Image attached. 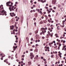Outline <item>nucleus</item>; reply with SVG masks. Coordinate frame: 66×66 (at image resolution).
<instances>
[{
  "label": "nucleus",
  "instance_id": "37998d69",
  "mask_svg": "<svg viewBox=\"0 0 66 66\" xmlns=\"http://www.w3.org/2000/svg\"><path fill=\"white\" fill-rule=\"evenodd\" d=\"M51 57L52 58L53 57V55H52L51 56Z\"/></svg>",
  "mask_w": 66,
  "mask_h": 66
},
{
  "label": "nucleus",
  "instance_id": "09e8293b",
  "mask_svg": "<svg viewBox=\"0 0 66 66\" xmlns=\"http://www.w3.org/2000/svg\"><path fill=\"white\" fill-rule=\"evenodd\" d=\"M26 53H28V51H26Z\"/></svg>",
  "mask_w": 66,
  "mask_h": 66
},
{
  "label": "nucleus",
  "instance_id": "603ef678",
  "mask_svg": "<svg viewBox=\"0 0 66 66\" xmlns=\"http://www.w3.org/2000/svg\"><path fill=\"white\" fill-rule=\"evenodd\" d=\"M52 26H53V25L51 24V25L50 27H52Z\"/></svg>",
  "mask_w": 66,
  "mask_h": 66
},
{
  "label": "nucleus",
  "instance_id": "bf43d9fd",
  "mask_svg": "<svg viewBox=\"0 0 66 66\" xmlns=\"http://www.w3.org/2000/svg\"><path fill=\"white\" fill-rule=\"evenodd\" d=\"M64 25H62V26H61V28H62V27H64Z\"/></svg>",
  "mask_w": 66,
  "mask_h": 66
},
{
  "label": "nucleus",
  "instance_id": "f257e3e1",
  "mask_svg": "<svg viewBox=\"0 0 66 66\" xmlns=\"http://www.w3.org/2000/svg\"><path fill=\"white\" fill-rule=\"evenodd\" d=\"M11 2L10 1H9L8 2H7L6 3V5L7 6H9L10 7L9 8V9L11 12H12V9H11V7L13 6L12 5H9V4H10Z\"/></svg>",
  "mask_w": 66,
  "mask_h": 66
},
{
  "label": "nucleus",
  "instance_id": "f704fd0d",
  "mask_svg": "<svg viewBox=\"0 0 66 66\" xmlns=\"http://www.w3.org/2000/svg\"><path fill=\"white\" fill-rule=\"evenodd\" d=\"M34 24H35V26L36 24V23L35 22H34Z\"/></svg>",
  "mask_w": 66,
  "mask_h": 66
},
{
  "label": "nucleus",
  "instance_id": "338daca9",
  "mask_svg": "<svg viewBox=\"0 0 66 66\" xmlns=\"http://www.w3.org/2000/svg\"><path fill=\"white\" fill-rule=\"evenodd\" d=\"M36 47H37V46H38V44H36Z\"/></svg>",
  "mask_w": 66,
  "mask_h": 66
},
{
  "label": "nucleus",
  "instance_id": "f8f14e48",
  "mask_svg": "<svg viewBox=\"0 0 66 66\" xmlns=\"http://www.w3.org/2000/svg\"><path fill=\"white\" fill-rule=\"evenodd\" d=\"M10 27V30H13V29H14V27Z\"/></svg>",
  "mask_w": 66,
  "mask_h": 66
},
{
  "label": "nucleus",
  "instance_id": "e433bc0d",
  "mask_svg": "<svg viewBox=\"0 0 66 66\" xmlns=\"http://www.w3.org/2000/svg\"><path fill=\"white\" fill-rule=\"evenodd\" d=\"M37 11H38V12L39 13V9H38Z\"/></svg>",
  "mask_w": 66,
  "mask_h": 66
},
{
  "label": "nucleus",
  "instance_id": "cd10ccee",
  "mask_svg": "<svg viewBox=\"0 0 66 66\" xmlns=\"http://www.w3.org/2000/svg\"><path fill=\"white\" fill-rule=\"evenodd\" d=\"M32 35V33H30L29 34V35Z\"/></svg>",
  "mask_w": 66,
  "mask_h": 66
},
{
  "label": "nucleus",
  "instance_id": "de8ad7c7",
  "mask_svg": "<svg viewBox=\"0 0 66 66\" xmlns=\"http://www.w3.org/2000/svg\"><path fill=\"white\" fill-rule=\"evenodd\" d=\"M50 10H51V11H52V8H50L49 9Z\"/></svg>",
  "mask_w": 66,
  "mask_h": 66
},
{
  "label": "nucleus",
  "instance_id": "dca6fc26",
  "mask_svg": "<svg viewBox=\"0 0 66 66\" xmlns=\"http://www.w3.org/2000/svg\"><path fill=\"white\" fill-rule=\"evenodd\" d=\"M38 30H36V31L35 32V34H37V33H38Z\"/></svg>",
  "mask_w": 66,
  "mask_h": 66
},
{
  "label": "nucleus",
  "instance_id": "052dcab7",
  "mask_svg": "<svg viewBox=\"0 0 66 66\" xmlns=\"http://www.w3.org/2000/svg\"><path fill=\"white\" fill-rule=\"evenodd\" d=\"M30 51H33V49H30Z\"/></svg>",
  "mask_w": 66,
  "mask_h": 66
},
{
  "label": "nucleus",
  "instance_id": "423d86ee",
  "mask_svg": "<svg viewBox=\"0 0 66 66\" xmlns=\"http://www.w3.org/2000/svg\"><path fill=\"white\" fill-rule=\"evenodd\" d=\"M30 56H32V57H34V56L33 54V53H30Z\"/></svg>",
  "mask_w": 66,
  "mask_h": 66
},
{
  "label": "nucleus",
  "instance_id": "e2e57ef3",
  "mask_svg": "<svg viewBox=\"0 0 66 66\" xmlns=\"http://www.w3.org/2000/svg\"><path fill=\"white\" fill-rule=\"evenodd\" d=\"M65 42H66V41H63V43H65Z\"/></svg>",
  "mask_w": 66,
  "mask_h": 66
},
{
  "label": "nucleus",
  "instance_id": "b1692460",
  "mask_svg": "<svg viewBox=\"0 0 66 66\" xmlns=\"http://www.w3.org/2000/svg\"><path fill=\"white\" fill-rule=\"evenodd\" d=\"M17 55V54H16L15 55V57H16V58H17V57H16Z\"/></svg>",
  "mask_w": 66,
  "mask_h": 66
},
{
  "label": "nucleus",
  "instance_id": "49530a36",
  "mask_svg": "<svg viewBox=\"0 0 66 66\" xmlns=\"http://www.w3.org/2000/svg\"><path fill=\"white\" fill-rule=\"evenodd\" d=\"M50 43L51 45H52V44H53V42H51V43Z\"/></svg>",
  "mask_w": 66,
  "mask_h": 66
},
{
  "label": "nucleus",
  "instance_id": "ea45409f",
  "mask_svg": "<svg viewBox=\"0 0 66 66\" xmlns=\"http://www.w3.org/2000/svg\"><path fill=\"white\" fill-rule=\"evenodd\" d=\"M60 46H59L58 47V50H60Z\"/></svg>",
  "mask_w": 66,
  "mask_h": 66
},
{
  "label": "nucleus",
  "instance_id": "774afa93",
  "mask_svg": "<svg viewBox=\"0 0 66 66\" xmlns=\"http://www.w3.org/2000/svg\"><path fill=\"white\" fill-rule=\"evenodd\" d=\"M53 21H51V23H53Z\"/></svg>",
  "mask_w": 66,
  "mask_h": 66
},
{
  "label": "nucleus",
  "instance_id": "0eeeda50",
  "mask_svg": "<svg viewBox=\"0 0 66 66\" xmlns=\"http://www.w3.org/2000/svg\"><path fill=\"white\" fill-rule=\"evenodd\" d=\"M42 30H47V27H46L45 28H41Z\"/></svg>",
  "mask_w": 66,
  "mask_h": 66
},
{
  "label": "nucleus",
  "instance_id": "6e6d98bb",
  "mask_svg": "<svg viewBox=\"0 0 66 66\" xmlns=\"http://www.w3.org/2000/svg\"><path fill=\"white\" fill-rule=\"evenodd\" d=\"M40 14L42 13V11H40Z\"/></svg>",
  "mask_w": 66,
  "mask_h": 66
},
{
  "label": "nucleus",
  "instance_id": "72a5a7b5",
  "mask_svg": "<svg viewBox=\"0 0 66 66\" xmlns=\"http://www.w3.org/2000/svg\"><path fill=\"white\" fill-rule=\"evenodd\" d=\"M52 12H53V13H54V12H55V11H54V10H53L52 11Z\"/></svg>",
  "mask_w": 66,
  "mask_h": 66
},
{
  "label": "nucleus",
  "instance_id": "393cba45",
  "mask_svg": "<svg viewBox=\"0 0 66 66\" xmlns=\"http://www.w3.org/2000/svg\"><path fill=\"white\" fill-rule=\"evenodd\" d=\"M59 26H58L57 27V29L58 30H59Z\"/></svg>",
  "mask_w": 66,
  "mask_h": 66
},
{
  "label": "nucleus",
  "instance_id": "a19ab883",
  "mask_svg": "<svg viewBox=\"0 0 66 66\" xmlns=\"http://www.w3.org/2000/svg\"><path fill=\"white\" fill-rule=\"evenodd\" d=\"M33 40V38H31V41H32V40Z\"/></svg>",
  "mask_w": 66,
  "mask_h": 66
},
{
  "label": "nucleus",
  "instance_id": "1a4fd4ad",
  "mask_svg": "<svg viewBox=\"0 0 66 66\" xmlns=\"http://www.w3.org/2000/svg\"><path fill=\"white\" fill-rule=\"evenodd\" d=\"M44 31H43V30L42 31V33H43V34H44V35L45 34H44V33H46V30H45Z\"/></svg>",
  "mask_w": 66,
  "mask_h": 66
},
{
  "label": "nucleus",
  "instance_id": "c03bdc74",
  "mask_svg": "<svg viewBox=\"0 0 66 66\" xmlns=\"http://www.w3.org/2000/svg\"><path fill=\"white\" fill-rule=\"evenodd\" d=\"M22 57H24V55H23L22 56Z\"/></svg>",
  "mask_w": 66,
  "mask_h": 66
},
{
  "label": "nucleus",
  "instance_id": "aec40b11",
  "mask_svg": "<svg viewBox=\"0 0 66 66\" xmlns=\"http://www.w3.org/2000/svg\"><path fill=\"white\" fill-rule=\"evenodd\" d=\"M1 60H3V57H2H2L1 58Z\"/></svg>",
  "mask_w": 66,
  "mask_h": 66
},
{
  "label": "nucleus",
  "instance_id": "a18cd8bd",
  "mask_svg": "<svg viewBox=\"0 0 66 66\" xmlns=\"http://www.w3.org/2000/svg\"><path fill=\"white\" fill-rule=\"evenodd\" d=\"M48 16V17H51V15L50 14H49Z\"/></svg>",
  "mask_w": 66,
  "mask_h": 66
},
{
  "label": "nucleus",
  "instance_id": "f03ea898",
  "mask_svg": "<svg viewBox=\"0 0 66 66\" xmlns=\"http://www.w3.org/2000/svg\"><path fill=\"white\" fill-rule=\"evenodd\" d=\"M10 15H11V17H12L14 16H16V14H14V13L13 12L12 13H10Z\"/></svg>",
  "mask_w": 66,
  "mask_h": 66
},
{
  "label": "nucleus",
  "instance_id": "2f4dec72",
  "mask_svg": "<svg viewBox=\"0 0 66 66\" xmlns=\"http://www.w3.org/2000/svg\"><path fill=\"white\" fill-rule=\"evenodd\" d=\"M33 57H32V56H31L30 57V59L31 60H32V59H33Z\"/></svg>",
  "mask_w": 66,
  "mask_h": 66
},
{
  "label": "nucleus",
  "instance_id": "4c0bfd02",
  "mask_svg": "<svg viewBox=\"0 0 66 66\" xmlns=\"http://www.w3.org/2000/svg\"><path fill=\"white\" fill-rule=\"evenodd\" d=\"M51 43H49V46H51Z\"/></svg>",
  "mask_w": 66,
  "mask_h": 66
},
{
  "label": "nucleus",
  "instance_id": "864d4df0",
  "mask_svg": "<svg viewBox=\"0 0 66 66\" xmlns=\"http://www.w3.org/2000/svg\"><path fill=\"white\" fill-rule=\"evenodd\" d=\"M33 2V1L32 0H31L30 1V2L31 3H32V2Z\"/></svg>",
  "mask_w": 66,
  "mask_h": 66
},
{
  "label": "nucleus",
  "instance_id": "5fc2aeb1",
  "mask_svg": "<svg viewBox=\"0 0 66 66\" xmlns=\"http://www.w3.org/2000/svg\"><path fill=\"white\" fill-rule=\"evenodd\" d=\"M35 47V46L33 45L32 46V47H33V48H34V47Z\"/></svg>",
  "mask_w": 66,
  "mask_h": 66
},
{
  "label": "nucleus",
  "instance_id": "c85d7f7f",
  "mask_svg": "<svg viewBox=\"0 0 66 66\" xmlns=\"http://www.w3.org/2000/svg\"><path fill=\"white\" fill-rule=\"evenodd\" d=\"M34 20H36V18H34L33 19Z\"/></svg>",
  "mask_w": 66,
  "mask_h": 66
},
{
  "label": "nucleus",
  "instance_id": "2eb2a0df",
  "mask_svg": "<svg viewBox=\"0 0 66 66\" xmlns=\"http://www.w3.org/2000/svg\"><path fill=\"white\" fill-rule=\"evenodd\" d=\"M5 11V10H2V12H1V13H4Z\"/></svg>",
  "mask_w": 66,
  "mask_h": 66
},
{
  "label": "nucleus",
  "instance_id": "ddd939ff",
  "mask_svg": "<svg viewBox=\"0 0 66 66\" xmlns=\"http://www.w3.org/2000/svg\"><path fill=\"white\" fill-rule=\"evenodd\" d=\"M28 63L29 65H31V62H28Z\"/></svg>",
  "mask_w": 66,
  "mask_h": 66
},
{
  "label": "nucleus",
  "instance_id": "69168bd1",
  "mask_svg": "<svg viewBox=\"0 0 66 66\" xmlns=\"http://www.w3.org/2000/svg\"><path fill=\"white\" fill-rule=\"evenodd\" d=\"M57 15H58V13H57L56 14V16H57Z\"/></svg>",
  "mask_w": 66,
  "mask_h": 66
},
{
  "label": "nucleus",
  "instance_id": "6ab92c4d",
  "mask_svg": "<svg viewBox=\"0 0 66 66\" xmlns=\"http://www.w3.org/2000/svg\"><path fill=\"white\" fill-rule=\"evenodd\" d=\"M46 49H50V48H49V47H46Z\"/></svg>",
  "mask_w": 66,
  "mask_h": 66
},
{
  "label": "nucleus",
  "instance_id": "20e7f679",
  "mask_svg": "<svg viewBox=\"0 0 66 66\" xmlns=\"http://www.w3.org/2000/svg\"><path fill=\"white\" fill-rule=\"evenodd\" d=\"M13 48L14 49H13V50H14V51H15L16 50V49L17 48V46H14Z\"/></svg>",
  "mask_w": 66,
  "mask_h": 66
},
{
  "label": "nucleus",
  "instance_id": "79ce46f5",
  "mask_svg": "<svg viewBox=\"0 0 66 66\" xmlns=\"http://www.w3.org/2000/svg\"><path fill=\"white\" fill-rule=\"evenodd\" d=\"M41 59H44V57H43L42 56L41 57Z\"/></svg>",
  "mask_w": 66,
  "mask_h": 66
},
{
  "label": "nucleus",
  "instance_id": "6e6552de",
  "mask_svg": "<svg viewBox=\"0 0 66 66\" xmlns=\"http://www.w3.org/2000/svg\"><path fill=\"white\" fill-rule=\"evenodd\" d=\"M46 0L43 1L42 0H41L40 1L41 2H42L43 3H44V2H46Z\"/></svg>",
  "mask_w": 66,
  "mask_h": 66
},
{
  "label": "nucleus",
  "instance_id": "680f3d73",
  "mask_svg": "<svg viewBox=\"0 0 66 66\" xmlns=\"http://www.w3.org/2000/svg\"><path fill=\"white\" fill-rule=\"evenodd\" d=\"M43 60L44 61H46V59H43Z\"/></svg>",
  "mask_w": 66,
  "mask_h": 66
},
{
  "label": "nucleus",
  "instance_id": "412c9836",
  "mask_svg": "<svg viewBox=\"0 0 66 66\" xmlns=\"http://www.w3.org/2000/svg\"><path fill=\"white\" fill-rule=\"evenodd\" d=\"M48 22H50H50H51L50 21V20H49V19L48 20Z\"/></svg>",
  "mask_w": 66,
  "mask_h": 66
},
{
  "label": "nucleus",
  "instance_id": "473e14b6",
  "mask_svg": "<svg viewBox=\"0 0 66 66\" xmlns=\"http://www.w3.org/2000/svg\"><path fill=\"white\" fill-rule=\"evenodd\" d=\"M63 9L61 8V10L62 11H64V9H63V10H63Z\"/></svg>",
  "mask_w": 66,
  "mask_h": 66
},
{
  "label": "nucleus",
  "instance_id": "a211bd4d",
  "mask_svg": "<svg viewBox=\"0 0 66 66\" xmlns=\"http://www.w3.org/2000/svg\"><path fill=\"white\" fill-rule=\"evenodd\" d=\"M58 6L59 7V8H60V7H61V5L60 4H59L58 5Z\"/></svg>",
  "mask_w": 66,
  "mask_h": 66
},
{
  "label": "nucleus",
  "instance_id": "bb28decb",
  "mask_svg": "<svg viewBox=\"0 0 66 66\" xmlns=\"http://www.w3.org/2000/svg\"><path fill=\"white\" fill-rule=\"evenodd\" d=\"M21 60L22 61H24V58H22V59H21Z\"/></svg>",
  "mask_w": 66,
  "mask_h": 66
},
{
  "label": "nucleus",
  "instance_id": "4468645a",
  "mask_svg": "<svg viewBox=\"0 0 66 66\" xmlns=\"http://www.w3.org/2000/svg\"><path fill=\"white\" fill-rule=\"evenodd\" d=\"M38 55H36V59H37H37H38Z\"/></svg>",
  "mask_w": 66,
  "mask_h": 66
},
{
  "label": "nucleus",
  "instance_id": "9b49d317",
  "mask_svg": "<svg viewBox=\"0 0 66 66\" xmlns=\"http://www.w3.org/2000/svg\"><path fill=\"white\" fill-rule=\"evenodd\" d=\"M34 52H38V50L37 49H36L34 51Z\"/></svg>",
  "mask_w": 66,
  "mask_h": 66
},
{
  "label": "nucleus",
  "instance_id": "c9c22d12",
  "mask_svg": "<svg viewBox=\"0 0 66 66\" xmlns=\"http://www.w3.org/2000/svg\"><path fill=\"white\" fill-rule=\"evenodd\" d=\"M4 14H6V11H4Z\"/></svg>",
  "mask_w": 66,
  "mask_h": 66
},
{
  "label": "nucleus",
  "instance_id": "f3484780",
  "mask_svg": "<svg viewBox=\"0 0 66 66\" xmlns=\"http://www.w3.org/2000/svg\"><path fill=\"white\" fill-rule=\"evenodd\" d=\"M53 53H55L56 54L57 53V52L56 51L55 52H53Z\"/></svg>",
  "mask_w": 66,
  "mask_h": 66
},
{
  "label": "nucleus",
  "instance_id": "7ed1b4c3",
  "mask_svg": "<svg viewBox=\"0 0 66 66\" xmlns=\"http://www.w3.org/2000/svg\"><path fill=\"white\" fill-rule=\"evenodd\" d=\"M52 2V4H55V3L56 2V0H53Z\"/></svg>",
  "mask_w": 66,
  "mask_h": 66
},
{
  "label": "nucleus",
  "instance_id": "4be33fe9",
  "mask_svg": "<svg viewBox=\"0 0 66 66\" xmlns=\"http://www.w3.org/2000/svg\"><path fill=\"white\" fill-rule=\"evenodd\" d=\"M45 17H46V19H48V18H47V16L46 15H45Z\"/></svg>",
  "mask_w": 66,
  "mask_h": 66
},
{
  "label": "nucleus",
  "instance_id": "9d476101",
  "mask_svg": "<svg viewBox=\"0 0 66 66\" xmlns=\"http://www.w3.org/2000/svg\"><path fill=\"white\" fill-rule=\"evenodd\" d=\"M14 6H12V7L11 8V9L12 10V11H14Z\"/></svg>",
  "mask_w": 66,
  "mask_h": 66
},
{
  "label": "nucleus",
  "instance_id": "a878e982",
  "mask_svg": "<svg viewBox=\"0 0 66 66\" xmlns=\"http://www.w3.org/2000/svg\"><path fill=\"white\" fill-rule=\"evenodd\" d=\"M42 39H44V38H45V37H42Z\"/></svg>",
  "mask_w": 66,
  "mask_h": 66
},
{
  "label": "nucleus",
  "instance_id": "13d9d810",
  "mask_svg": "<svg viewBox=\"0 0 66 66\" xmlns=\"http://www.w3.org/2000/svg\"><path fill=\"white\" fill-rule=\"evenodd\" d=\"M59 56L61 58V57H62V56H61V55H59Z\"/></svg>",
  "mask_w": 66,
  "mask_h": 66
},
{
  "label": "nucleus",
  "instance_id": "39448f33",
  "mask_svg": "<svg viewBox=\"0 0 66 66\" xmlns=\"http://www.w3.org/2000/svg\"><path fill=\"white\" fill-rule=\"evenodd\" d=\"M11 21L12 23H14L15 22V20L12 19V20H11Z\"/></svg>",
  "mask_w": 66,
  "mask_h": 66
},
{
  "label": "nucleus",
  "instance_id": "7c9ffc66",
  "mask_svg": "<svg viewBox=\"0 0 66 66\" xmlns=\"http://www.w3.org/2000/svg\"><path fill=\"white\" fill-rule=\"evenodd\" d=\"M50 24H47V26H50Z\"/></svg>",
  "mask_w": 66,
  "mask_h": 66
},
{
  "label": "nucleus",
  "instance_id": "5701e85b",
  "mask_svg": "<svg viewBox=\"0 0 66 66\" xmlns=\"http://www.w3.org/2000/svg\"><path fill=\"white\" fill-rule=\"evenodd\" d=\"M10 27H12L13 28H14V26L12 25V26H10Z\"/></svg>",
  "mask_w": 66,
  "mask_h": 66
},
{
  "label": "nucleus",
  "instance_id": "58836bf2",
  "mask_svg": "<svg viewBox=\"0 0 66 66\" xmlns=\"http://www.w3.org/2000/svg\"><path fill=\"white\" fill-rule=\"evenodd\" d=\"M53 9H54V10H55V9H56V7H53Z\"/></svg>",
  "mask_w": 66,
  "mask_h": 66
},
{
  "label": "nucleus",
  "instance_id": "4d7b16f0",
  "mask_svg": "<svg viewBox=\"0 0 66 66\" xmlns=\"http://www.w3.org/2000/svg\"><path fill=\"white\" fill-rule=\"evenodd\" d=\"M65 22V21L64 20V21H63L62 22H63V23H64V22Z\"/></svg>",
  "mask_w": 66,
  "mask_h": 66
},
{
  "label": "nucleus",
  "instance_id": "0e129e2a",
  "mask_svg": "<svg viewBox=\"0 0 66 66\" xmlns=\"http://www.w3.org/2000/svg\"><path fill=\"white\" fill-rule=\"evenodd\" d=\"M50 20H51H51H52V18H50Z\"/></svg>",
  "mask_w": 66,
  "mask_h": 66
},
{
  "label": "nucleus",
  "instance_id": "3c124183",
  "mask_svg": "<svg viewBox=\"0 0 66 66\" xmlns=\"http://www.w3.org/2000/svg\"><path fill=\"white\" fill-rule=\"evenodd\" d=\"M42 34H43V32H41L40 33V35H42Z\"/></svg>",
  "mask_w": 66,
  "mask_h": 66
},
{
  "label": "nucleus",
  "instance_id": "c756f323",
  "mask_svg": "<svg viewBox=\"0 0 66 66\" xmlns=\"http://www.w3.org/2000/svg\"><path fill=\"white\" fill-rule=\"evenodd\" d=\"M11 56H8V58H9V59H10V58H11Z\"/></svg>",
  "mask_w": 66,
  "mask_h": 66
},
{
  "label": "nucleus",
  "instance_id": "8fccbe9b",
  "mask_svg": "<svg viewBox=\"0 0 66 66\" xmlns=\"http://www.w3.org/2000/svg\"><path fill=\"white\" fill-rule=\"evenodd\" d=\"M33 12V10H31L30 11V13H32Z\"/></svg>",
  "mask_w": 66,
  "mask_h": 66
}]
</instances>
